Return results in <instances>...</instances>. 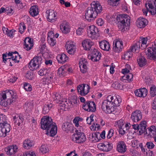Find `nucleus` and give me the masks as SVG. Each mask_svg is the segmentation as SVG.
Here are the masks:
<instances>
[{
	"label": "nucleus",
	"instance_id": "nucleus-62",
	"mask_svg": "<svg viewBox=\"0 0 156 156\" xmlns=\"http://www.w3.org/2000/svg\"><path fill=\"white\" fill-rule=\"evenodd\" d=\"M146 145L148 148L149 149L153 148L154 146V144L152 142H147Z\"/></svg>",
	"mask_w": 156,
	"mask_h": 156
},
{
	"label": "nucleus",
	"instance_id": "nucleus-27",
	"mask_svg": "<svg viewBox=\"0 0 156 156\" xmlns=\"http://www.w3.org/2000/svg\"><path fill=\"white\" fill-rule=\"evenodd\" d=\"M146 123L145 121H144L141 122L138 125L139 127V135H140L144 133H145V134L148 133L147 130L146 129Z\"/></svg>",
	"mask_w": 156,
	"mask_h": 156
},
{
	"label": "nucleus",
	"instance_id": "nucleus-59",
	"mask_svg": "<svg viewBox=\"0 0 156 156\" xmlns=\"http://www.w3.org/2000/svg\"><path fill=\"white\" fill-rule=\"evenodd\" d=\"M114 130L111 129L109 130L107 135V137L108 139L110 138L113 135Z\"/></svg>",
	"mask_w": 156,
	"mask_h": 156
},
{
	"label": "nucleus",
	"instance_id": "nucleus-54",
	"mask_svg": "<svg viewBox=\"0 0 156 156\" xmlns=\"http://www.w3.org/2000/svg\"><path fill=\"white\" fill-rule=\"evenodd\" d=\"M6 12L9 16L12 15L14 12V11L11 7H8L6 8Z\"/></svg>",
	"mask_w": 156,
	"mask_h": 156
},
{
	"label": "nucleus",
	"instance_id": "nucleus-44",
	"mask_svg": "<svg viewBox=\"0 0 156 156\" xmlns=\"http://www.w3.org/2000/svg\"><path fill=\"white\" fill-rule=\"evenodd\" d=\"M62 128L64 131L68 132L69 130L71 129V127L69 125V123L66 122L63 123L62 126Z\"/></svg>",
	"mask_w": 156,
	"mask_h": 156
},
{
	"label": "nucleus",
	"instance_id": "nucleus-41",
	"mask_svg": "<svg viewBox=\"0 0 156 156\" xmlns=\"http://www.w3.org/2000/svg\"><path fill=\"white\" fill-rule=\"evenodd\" d=\"M15 55L13 56V57H11V61L10 62V65L12 66L13 65L12 64V63L13 62L15 63H18L20 62V55H19L17 53H15Z\"/></svg>",
	"mask_w": 156,
	"mask_h": 156
},
{
	"label": "nucleus",
	"instance_id": "nucleus-38",
	"mask_svg": "<svg viewBox=\"0 0 156 156\" xmlns=\"http://www.w3.org/2000/svg\"><path fill=\"white\" fill-rule=\"evenodd\" d=\"M122 14L121 15H118L116 14L112 16L110 19L109 20L110 22H112L113 24L114 23H116L119 20H120L121 17L122 16Z\"/></svg>",
	"mask_w": 156,
	"mask_h": 156
},
{
	"label": "nucleus",
	"instance_id": "nucleus-28",
	"mask_svg": "<svg viewBox=\"0 0 156 156\" xmlns=\"http://www.w3.org/2000/svg\"><path fill=\"white\" fill-rule=\"evenodd\" d=\"M99 46L100 48L102 50L109 51L110 49V45L109 43L105 40L99 42Z\"/></svg>",
	"mask_w": 156,
	"mask_h": 156
},
{
	"label": "nucleus",
	"instance_id": "nucleus-39",
	"mask_svg": "<svg viewBox=\"0 0 156 156\" xmlns=\"http://www.w3.org/2000/svg\"><path fill=\"white\" fill-rule=\"evenodd\" d=\"M137 60L139 66L141 67L144 66L146 64V60L143 57H137Z\"/></svg>",
	"mask_w": 156,
	"mask_h": 156
},
{
	"label": "nucleus",
	"instance_id": "nucleus-20",
	"mask_svg": "<svg viewBox=\"0 0 156 156\" xmlns=\"http://www.w3.org/2000/svg\"><path fill=\"white\" fill-rule=\"evenodd\" d=\"M18 150V147L16 145L9 146L7 147L5 149V151L8 155H13Z\"/></svg>",
	"mask_w": 156,
	"mask_h": 156
},
{
	"label": "nucleus",
	"instance_id": "nucleus-64",
	"mask_svg": "<svg viewBox=\"0 0 156 156\" xmlns=\"http://www.w3.org/2000/svg\"><path fill=\"white\" fill-rule=\"evenodd\" d=\"M126 128H122V127L119 128V132L120 134L123 135L126 133ZM128 131V130H127Z\"/></svg>",
	"mask_w": 156,
	"mask_h": 156
},
{
	"label": "nucleus",
	"instance_id": "nucleus-30",
	"mask_svg": "<svg viewBox=\"0 0 156 156\" xmlns=\"http://www.w3.org/2000/svg\"><path fill=\"white\" fill-rule=\"evenodd\" d=\"M147 37H141L140 38L139 41H136L141 49H144L147 47Z\"/></svg>",
	"mask_w": 156,
	"mask_h": 156
},
{
	"label": "nucleus",
	"instance_id": "nucleus-5",
	"mask_svg": "<svg viewBox=\"0 0 156 156\" xmlns=\"http://www.w3.org/2000/svg\"><path fill=\"white\" fill-rule=\"evenodd\" d=\"M76 133L72 136V139L73 141L77 143H83L85 141L86 138L85 134L81 132L80 130H76Z\"/></svg>",
	"mask_w": 156,
	"mask_h": 156
},
{
	"label": "nucleus",
	"instance_id": "nucleus-45",
	"mask_svg": "<svg viewBox=\"0 0 156 156\" xmlns=\"http://www.w3.org/2000/svg\"><path fill=\"white\" fill-rule=\"evenodd\" d=\"M26 29V26L24 23L22 22L20 24L19 28V32L21 34H23Z\"/></svg>",
	"mask_w": 156,
	"mask_h": 156
},
{
	"label": "nucleus",
	"instance_id": "nucleus-2",
	"mask_svg": "<svg viewBox=\"0 0 156 156\" xmlns=\"http://www.w3.org/2000/svg\"><path fill=\"white\" fill-rule=\"evenodd\" d=\"M102 11V7L98 1H94L91 4L90 7L87 8L85 10V19L89 22L94 20Z\"/></svg>",
	"mask_w": 156,
	"mask_h": 156
},
{
	"label": "nucleus",
	"instance_id": "nucleus-42",
	"mask_svg": "<svg viewBox=\"0 0 156 156\" xmlns=\"http://www.w3.org/2000/svg\"><path fill=\"white\" fill-rule=\"evenodd\" d=\"M59 106L60 107H63L64 110L65 111L69 109V107L67 102V99H64L63 101H61L60 103ZM61 109H63V108H61Z\"/></svg>",
	"mask_w": 156,
	"mask_h": 156
},
{
	"label": "nucleus",
	"instance_id": "nucleus-22",
	"mask_svg": "<svg viewBox=\"0 0 156 156\" xmlns=\"http://www.w3.org/2000/svg\"><path fill=\"white\" fill-rule=\"evenodd\" d=\"M24 48L27 51L30 50L33 46V41L30 37H26L24 40Z\"/></svg>",
	"mask_w": 156,
	"mask_h": 156
},
{
	"label": "nucleus",
	"instance_id": "nucleus-58",
	"mask_svg": "<svg viewBox=\"0 0 156 156\" xmlns=\"http://www.w3.org/2000/svg\"><path fill=\"white\" fill-rule=\"evenodd\" d=\"M124 123L125 122L122 119H120L117 122V124L119 129L122 127Z\"/></svg>",
	"mask_w": 156,
	"mask_h": 156
},
{
	"label": "nucleus",
	"instance_id": "nucleus-63",
	"mask_svg": "<svg viewBox=\"0 0 156 156\" xmlns=\"http://www.w3.org/2000/svg\"><path fill=\"white\" fill-rule=\"evenodd\" d=\"M17 79L16 77L13 76L9 77L8 80L7 82L9 83H13L15 82Z\"/></svg>",
	"mask_w": 156,
	"mask_h": 156
},
{
	"label": "nucleus",
	"instance_id": "nucleus-40",
	"mask_svg": "<svg viewBox=\"0 0 156 156\" xmlns=\"http://www.w3.org/2000/svg\"><path fill=\"white\" fill-rule=\"evenodd\" d=\"M15 53H17L16 51H15V53L13 54L12 52H9L8 53L7 55L6 54H4L2 55V59L3 60V62H4V63H5V62L7 61V60L8 59H10L9 61L10 62L11 61V58H9V57H13V56H14L15 55Z\"/></svg>",
	"mask_w": 156,
	"mask_h": 156
},
{
	"label": "nucleus",
	"instance_id": "nucleus-8",
	"mask_svg": "<svg viewBox=\"0 0 156 156\" xmlns=\"http://www.w3.org/2000/svg\"><path fill=\"white\" fill-rule=\"evenodd\" d=\"M87 31L88 36L92 39H97L99 36L98 29L94 25L89 26L87 28Z\"/></svg>",
	"mask_w": 156,
	"mask_h": 156
},
{
	"label": "nucleus",
	"instance_id": "nucleus-43",
	"mask_svg": "<svg viewBox=\"0 0 156 156\" xmlns=\"http://www.w3.org/2000/svg\"><path fill=\"white\" fill-rule=\"evenodd\" d=\"M2 30L4 33H5L7 34V36L10 37L12 38L13 37V32H15V30H8L7 28H3Z\"/></svg>",
	"mask_w": 156,
	"mask_h": 156
},
{
	"label": "nucleus",
	"instance_id": "nucleus-4",
	"mask_svg": "<svg viewBox=\"0 0 156 156\" xmlns=\"http://www.w3.org/2000/svg\"><path fill=\"white\" fill-rule=\"evenodd\" d=\"M16 97V93L12 90L4 91L0 94V105L6 107L15 101Z\"/></svg>",
	"mask_w": 156,
	"mask_h": 156
},
{
	"label": "nucleus",
	"instance_id": "nucleus-15",
	"mask_svg": "<svg viewBox=\"0 0 156 156\" xmlns=\"http://www.w3.org/2000/svg\"><path fill=\"white\" fill-rule=\"evenodd\" d=\"M145 6L146 9L152 15H154L156 14V5L154 1H147L145 4Z\"/></svg>",
	"mask_w": 156,
	"mask_h": 156
},
{
	"label": "nucleus",
	"instance_id": "nucleus-61",
	"mask_svg": "<svg viewBox=\"0 0 156 156\" xmlns=\"http://www.w3.org/2000/svg\"><path fill=\"white\" fill-rule=\"evenodd\" d=\"M104 21L102 19H98L97 20L96 23L98 26H101L104 24Z\"/></svg>",
	"mask_w": 156,
	"mask_h": 156
},
{
	"label": "nucleus",
	"instance_id": "nucleus-31",
	"mask_svg": "<svg viewBox=\"0 0 156 156\" xmlns=\"http://www.w3.org/2000/svg\"><path fill=\"white\" fill-rule=\"evenodd\" d=\"M68 57L64 53L59 54L57 56V59L58 62L60 63H65L68 60Z\"/></svg>",
	"mask_w": 156,
	"mask_h": 156
},
{
	"label": "nucleus",
	"instance_id": "nucleus-33",
	"mask_svg": "<svg viewBox=\"0 0 156 156\" xmlns=\"http://www.w3.org/2000/svg\"><path fill=\"white\" fill-rule=\"evenodd\" d=\"M34 144L33 141L27 139H25L23 142V147L26 149L30 148Z\"/></svg>",
	"mask_w": 156,
	"mask_h": 156
},
{
	"label": "nucleus",
	"instance_id": "nucleus-53",
	"mask_svg": "<svg viewBox=\"0 0 156 156\" xmlns=\"http://www.w3.org/2000/svg\"><path fill=\"white\" fill-rule=\"evenodd\" d=\"M66 69H58L57 72L58 74L60 76H65L66 73Z\"/></svg>",
	"mask_w": 156,
	"mask_h": 156
},
{
	"label": "nucleus",
	"instance_id": "nucleus-60",
	"mask_svg": "<svg viewBox=\"0 0 156 156\" xmlns=\"http://www.w3.org/2000/svg\"><path fill=\"white\" fill-rule=\"evenodd\" d=\"M127 76V81L128 82H130L133 81V75L131 73H129L128 74H126Z\"/></svg>",
	"mask_w": 156,
	"mask_h": 156
},
{
	"label": "nucleus",
	"instance_id": "nucleus-10",
	"mask_svg": "<svg viewBox=\"0 0 156 156\" xmlns=\"http://www.w3.org/2000/svg\"><path fill=\"white\" fill-rule=\"evenodd\" d=\"M83 108L85 111L94 112L96 110V105L93 101H87L83 104Z\"/></svg>",
	"mask_w": 156,
	"mask_h": 156
},
{
	"label": "nucleus",
	"instance_id": "nucleus-17",
	"mask_svg": "<svg viewBox=\"0 0 156 156\" xmlns=\"http://www.w3.org/2000/svg\"><path fill=\"white\" fill-rule=\"evenodd\" d=\"M10 125L8 123L0 124V137H5L6 133L10 131Z\"/></svg>",
	"mask_w": 156,
	"mask_h": 156
},
{
	"label": "nucleus",
	"instance_id": "nucleus-49",
	"mask_svg": "<svg viewBox=\"0 0 156 156\" xmlns=\"http://www.w3.org/2000/svg\"><path fill=\"white\" fill-rule=\"evenodd\" d=\"M112 86L116 89H122V86L118 82H115L112 84Z\"/></svg>",
	"mask_w": 156,
	"mask_h": 156
},
{
	"label": "nucleus",
	"instance_id": "nucleus-14",
	"mask_svg": "<svg viewBox=\"0 0 156 156\" xmlns=\"http://www.w3.org/2000/svg\"><path fill=\"white\" fill-rule=\"evenodd\" d=\"M98 147L100 150L107 152L111 150L112 148V145L108 142L99 143L98 145Z\"/></svg>",
	"mask_w": 156,
	"mask_h": 156
},
{
	"label": "nucleus",
	"instance_id": "nucleus-32",
	"mask_svg": "<svg viewBox=\"0 0 156 156\" xmlns=\"http://www.w3.org/2000/svg\"><path fill=\"white\" fill-rule=\"evenodd\" d=\"M132 53L128 50L124 52L122 55L121 58L122 59L129 60L132 58Z\"/></svg>",
	"mask_w": 156,
	"mask_h": 156
},
{
	"label": "nucleus",
	"instance_id": "nucleus-36",
	"mask_svg": "<svg viewBox=\"0 0 156 156\" xmlns=\"http://www.w3.org/2000/svg\"><path fill=\"white\" fill-rule=\"evenodd\" d=\"M88 64V62L85 58L83 57L80 59L79 65L80 68H87Z\"/></svg>",
	"mask_w": 156,
	"mask_h": 156
},
{
	"label": "nucleus",
	"instance_id": "nucleus-3",
	"mask_svg": "<svg viewBox=\"0 0 156 156\" xmlns=\"http://www.w3.org/2000/svg\"><path fill=\"white\" fill-rule=\"evenodd\" d=\"M41 128L47 130L46 134L49 133V136H53L56 134L57 127L55 123L53 122L51 118L49 116H44L41 119Z\"/></svg>",
	"mask_w": 156,
	"mask_h": 156
},
{
	"label": "nucleus",
	"instance_id": "nucleus-34",
	"mask_svg": "<svg viewBox=\"0 0 156 156\" xmlns=\"http://www.w3.org/2000/svg\"><path fill=\"white\" fill-rule=\"evenodd\" d=\"M138 44V43H137L136 42L133 43L129 50L132 53H138L140 49V46Z\"/></svg>",
	"mask_w": 156,
	"mask_h": 156
},
{
	"label": "nucleus",
	"instance_id": "nucleus-24",
	"mask_svg": "<svg viewBox=\"0 0 156 156\" xmlns=\"http://www.w3.org/2000/svg\"><path fill=\"white\" fill-rule=\"evenodd\" d=\"M135 95L139 97L144 98L147 94V90L145 88L136 90L134 92Z\"/></svg>",
	"mask_w": 156,
	"mask_h": 156
},
{
	"label": "nucleus",
	"instance_id": "nucleus-13",
	"mask_svg": "<svg viewBox=\"0 0 156 156\" xmlns=\"http://www.w3.org/2000/svg\"><path fill=\"white\" fill-rule=\"evenodd\" d=\"M60 29L64 34H66L70 32V24L66 20L62 21L60 25Z\"/></svg>",
	"mask_w": 156,
	"mask_h": 156
},
{
	"label": "nucleus",
	"instance_id": "nucleus-12",
	"mask_svg": "<svg viewBox=\"0 0 156 156\" xmlns=\"http://www.w3.org/2000/svg\"><path fill=\"white\" fill-rule=\"evenodd\" d=\"M90 89L89 86L86 84H80L77 87V90L79 93L83 96H85L88 93Z\"/></svg>",
	"mask_w": 156,
	"mask_h": 156
},
{
	"label": "nucleus",
	"instance_id": "nucleus-7",
	"mask_svg": "<svg viewBox=\"0 0 156 156\" xmlns=\"http://www.w3.org/2000/svg\"><path fill=\"white\" fill-rule=\"evenodd\" d=\"M130 23L129 17L126 14H122L120 20L117 23L118 27L121 31H123L126 27V24Z\"/></svg>",
	"mask_w": 156,
	"mask_h": 156
},
{
	"label": "nucleus",
	"instance_id": "nucleus-57",
	"mask_svg": "<svg viewBox=\"0 0 156 156\" xmlns=\"http://www.w3.org/2000/svg\"><path fill=\"white\" fill-rule=\"evenodd\" d=\"M25 76L26 78L29 80H32L34 77L33 74L31 71H28L26 74Z\"/></svg>",
	"mask_w": 156,
	"mask_h": 156
},
{
	"label": "nucleus",
	"instance_id": "nucleus-29",
	"mask_svg": "<svg viewBox=\"0 0 156 156\" xmlns=\"http://www.w3.org/2000/svg\"><path fill=\"white\" fill-rule=\"evenodd\" d=\"M53 33L52 32H49L48 33V37H47V41L48 43L51 46H54L55 45L56 42L55 37L54 36V34L52 35Z\"/></svg>",
	"mask_w": 156,
	"mask_h": 156
},
{
	"label": "nucleus",
	"instance_id": "nucleus-18",
	"mask_svg": "<svg viewBox=\"0 0 156 156\" xmlns=\"http://www.w3.org/2000/svg\"><path fill=\"white\" fill-rule=\"evenodd\" d=\"M65 47L67 52L70 55L74 54L76 49V46L73 42L68 41L66 42Z\"/></svg>",
	"mask_w": 156,
	"mask_h": 156
},
{
	"label": "nucleus",
	"instance_id": "nucleus-47",
	"mask_svg": "<svg viewBox=\"0 0 156 156\" xmlns=\"http://www.w3.org/2000/svg\"><path fill=\"white\" fill-rule=\"evenodd\" d=\"M84 31V27L80 26L76 30V34L79 36L83 34Z\"/></svg>",
	"mask_w": 156,
	"mask_h": 156
},
{
	"label": "nucleus",
	"instance_id": "nucleus-9",
	"mask_svg": "<svg viewBox=\"0 0 156 156\" xmlns=\"http://www.w3.org/2000/svg\"><path fill=\"white\" fill-rule=\"evenodd\" d=\"M43 61L42 57L38 55L31 60L28 64V67L29 68L34 67L37 65V67L40 68Z\"/></svg>",
	"mask_w": 156,
	"mask_h": 156
},
{
	"label": "nucleus",
	"instance_id": "nucleus-16",
	"mask_svg": "<svg viewBox=\"0 0 156 156\" xmlns=\"http://www.w3.org/2000/svg\"><path fill=\"white\" fill-rule=\"evenodd\" d=\"M46 17L48 20L50 22H55L57 19L56 13L55 11L49 9L46 12Z\"/></svg>",
	"mask_w": 156,
	"mask_h": 156
},
{
	"label": "nucleus",
	"instance_id": "nucleus-19",
	"mask_svg": "<svg viewBox=\"0 0 156 156\" xmlns=\"http://www.w3.org/2000/svg\"><path fill=\"white\" fill-rule=\"evenodd\" d=\"M142 118V114L141 111L139 110H136L133 112L131 116V119L134 122H137L140 121Z\"/></svg>",
	"mask_w": 156,
	"mask_h": 156
},
{
	"label": "nucleus",
	"instance_id": "nucleus-1",
	"mask_svg": "<svg viewBox=\"0 0 156 156\" xmlns=\"http://www.w3.org/2000/svg\"><path fill=\"white\" fill-rule=\"evenodd\" d=\"M121 102V99L119 96L114 97L109 95L102 102V109L106 113H110L114 111L117 106L120 105Z\"/></svg>",
	"mask_w": 156,
	"mask_h": 156
},
{
	"label": "nucleus",
	"instance_id": "nucleus-55",
	"mask_svg": "<svg viewBox=\"0 0 156 156\" xmlns=\"http://www.w3.org/2000/svg\"><path fill=\"white\" fill-rule=\"evenodd\" d=\"M48 71V70L47 69H40L39 71H37V73L40 76H43L46 75Z\"/></svg>",
	"mask_w": 156,
	"mask_h": 156
},
{
	"label": "nucleus",
	"instance_id": "nucleus-21",
	"mask_svg": "<svg viewBox=\"0 0 156 156\" xmlns=\"http://www.w3.org/2000/svg\"><path fill=\"white\" fill-rule=\"evenodd\" d=\"M101 57V54L100 52L96 49L94 48L92 51L90 56V59L94 62L99 61Z\"/></svg>",
	"mask_w": 156,
	"mask_h": 156
},
{
	"label": "nucleus",
	"instance_id": "nucleus-51",
	"mask_svg": "<svg viewBox=\"0 0 156 156\" xmlns=\"http://www.w3.org/2000/svg\"><path fill=\"white\" fill-rule=\"evenodd\" d=\"M150 94L152 97H154L156 95V87L153 85L150 88Z\"/></svg>",
	"mask_w": 156,
	"mask_h": 156
},
{
	"label": "nucleus",
	"instance_id": "nucleus-50",
	"mask_svg": "<svg viewBox=\"0 0 156 156\" xmlns=\"http://www.w3.org/2000/svg\"><path fill=\"white\" fill-rule=\"evenodd\" d=\"M40 150L43 153H46L48 152L49 149L48 147L44 145H42L40 147Z\"/></svg>",
	"mask_w": 156,
	"mask_h": 156
},
{
	"label": "nucleus",
	"instance_id": "nucleus-52",
	"mask_svg": "<svg viewBox=\"0 0 156 156\" xmlns=\"http://www.w3.org/2000/svg\"><path fill=\"white\" fill-rule=\"evenodd\" d=\"M24 88L27 91H30L32 90V87L31 85L27 83H25L24 84Z\"/></svg>",
	"mask_w": 156,
	"mask_h": 156
},
{
	"label": "nucleus",
	"instance_id": "nucleus-56",
	"mask_svg": "<svg viewBox=\"0 0 156 156\" xmlns=\"http://www.w3.org/2000/svg\"><path fill=\"white\" fill-rule=\"evenodd\" d=\"M77 98L76 96L74 95L72 96L70 101H69V103H70V102L71 104H76L77 103Z\"/></svg>",
	"mask_w": 156,
	"mask_h": 156
},
{
	"label": "nucleus",
	"instance_id": "nucleus-26",
	"mask_svg": "<svg viewBox=\"0 0 156 156\" xmlns=\"http://www.w3.org/2000/svg\"><path fill=\"white\" fill-rule=\"evenodd\" d=\"M94 44L91 40L88 39L84 40L82 43L83 46L86 50H90Z\"/></svg>",
	"mask_w": 156,
	"mask_h": 156
},
{
	"label": "nucleus",
	"instance_id": "nucleus-6",
	"mask_svg": "<svg viewBox=\"0 0 156 156\" xmlns=\"http://www.w3.org/2000/svg\"><path fill=\"white\" fill-rule=\"evenodd\" d=\"M145 52L149 58L156 60V40L152 42L151 45L145 50Z\"/></svg>",
	"mask_w": 156,
	"mask_h": 156
},
{
	"label": "nucleus",
	"instance_id": "nucleus-23",
	"mask_svg": "<svg viewBox=\"0 0 156 156\" xmlns=\"http://www.w3.org/2000/svg\"><path fill=\"white\" fill-rule=\"evenodd\" d=\"M148 22L147 19L140 17L137 20L136 24L138 27L143 28L146 27L148 24Z\"/></svg>",
	"mask_w": 156,
	"mask_h": 156
},
{
	"label": "nucleus",
	"instance_id": "nucleus-37",
	"mask_svg": "<svg viewBox=\"0 0 156 156\" xmlns=\"http://www.w3.org/2000/svg\"><path fill=\"white\" fill-rule=\"evenodd\" d=\"M29 12L30 15L34 17L37 16L38 14V9L36 6H33L31 7Z\"/></svg>",
	"mask_w": 156,
	"mask_h": 156
},
{
	"label": "nucleus",
	"instance_id": "nucleus-25",
	"mask_svg": "<svg viewBox=\"0 0 156 156\" xmlns=\"http://www.w3.org/2000/svg\"><path fill=\"white\" fill-rule=\"evenodd\" d=\"M116 150L119 153H125L127 150L125 142L123 141L119 142L117 145Z\"/></svg>",
	"mask_w": 156,
	"mask_h": 156
},
{
	"label": "nucleus",
	"instance_id": "nucleus-11",
	"mask_svg": "<svg viewBox=\"0 0 156 156\" xmlns=\"http://www.w3.org/2000/svg\"><path fill=\"white\" fill-rule=\"evenodd\" d=\"M123 42L121 39H115L113 43V51L115 52L119 53L121 51L123 48Z\"/></svg>",
	"mask_w": 156,
	"mask_h": 156
},
{
	"label": "nucleus",
	"instance_id": "nucleus-46",
	"mask_svg": "<svg viewBox=\"0 0 156 156\" xmlns=\"http://www.w3.org/2000/svg\"><path fill=\"white\" fill-rule=\"evenodd\" d=\"M7 123L6 116L3 114H0V124H4Z\"/></svg>",
	"mask_w": 156,
	"mask_h": 156
},
{
	"label": "nucleus",
	"instance_id": "nucleus-48",
	"mask_svg": "<svg viewBox=\"0 0 156 156\" xmlns=\"http://www.w3.org/2000/svg\"><path fill=\"white\" fill-rule=\"evenodd\" d=\"M120 0H109L108 3L110 5L113 6H116L119 4Z\"/></svg>",
	"mask_w": 156,
	"mask_h": 156
},
{
	"label": "nucleus",
	"instance_id": "nucleus-35",
	"mask_svg": "<svg viewBox=\"0 0 156 156\" xmlns=\"http://www.w3.org/2000/svg\"><path fill=\"white\" fill-rule=\"evenodd\" d=\"M13 121L15 125H17L18 126H20L24 121V119L20 116H15L13 117Z\"/></svg>",
	"mask_w": 156,
	"mask_h": 156
}]
</instances>
